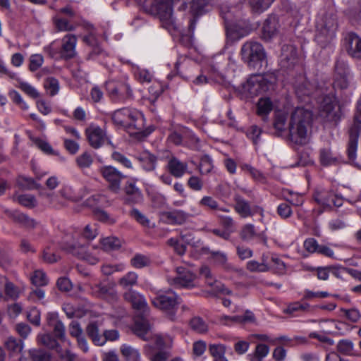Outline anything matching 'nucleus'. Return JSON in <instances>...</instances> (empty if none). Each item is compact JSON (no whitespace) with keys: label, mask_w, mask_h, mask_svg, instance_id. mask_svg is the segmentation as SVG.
Returning <instances> with one entry per match:
<instances>
[{"label":"nucleus","mask_w":361,"mask_h":361,"mask_svg":"<svg viewBox=\"0 0 361 361\" xmlns=\"http://www.w3.org/2000/svg\"><path fill=\"white\" fill-rule=\"evenodd\" d=\"M209 351L214 360L225 355L226 347L222 344H211L209 346Z\"/></svg>","instance_id":"63"},{"label":"nucleus","mask_w":361,"mask_h":361,"mask_svg":"<svg viewBox=\"0 0 361 361\" xmlns=\"http://www.w3.org/2000/svg\"><path fill=\"white\" fill-rule=\"evenodd\" d=\"M29 355L32 361H51V355L49 353L42 350H30Z\"/></svg>","instance_id":"57"},{"label":"nucleus","mask_w":361,"mask_h":361,"mask_svg":"<svg viewBox=\"0 0 361 361\" xmlns=\"http://www.w3.org/2000/svg\"><path fill=\"white\" fill-rule=\"evenodd\" d=\"M94 214L97 220L104 223L113 224L116 222V219L114 217L102 209H95Z\"/></svg>","instance_id":"64"},{"label":"nucleus","mask_w":361,"mask_h":361,"mask_svg":"<svg viewBox=\"0 0 361 361\" xmlns=\"http://www.w3.org/2000/svg\"><path fill=\"white\" fill-rule=\"evenodd\" d=\"M201 207L211 210H217L219 209V203L211 196H204L199 202Z\"/></svg>","instance_id":"60"},{"label":"nucleus","mask_w":361,"mask_h":361,"mask_svg":"<svg viewBox=\"0 0 361 361\" xmlns=\"http://www.w3.org/2000/svg\"><path fill=\"white\" fill-rule=\"evenodd\" d=\"M4 292L6 295L11 299H16L19 295V288L5 277Z\"/></svg>","instance_id":"55"},{"label":"nucleus","mask_w":361,"mask_h":361,"mask_svg":"<svg viewBox=\"0 0 361 361\" xmlns=\"http://www.w3.org/2000/svg\"><path fill=\"white\" fill-rule=\"evenodd\" d=\"M126 267L123 263L119 264H104L101 267L102 273L105 276H110L115 272L124 271Z\"/></svg>","instance_id":"50"},{"label":"nucleus","mask_w":361,"mask_h":361,"mask_svg":"<svg viewBox=\"0 0 361 361\" xmlns=\"http://www.w3.org/2000/svg\"><path fill=\"white\" fill-rule=\"evenodd\" d=\"M8 96L12 102L17 105L20 109L27 111L29 108L28 104L24 100L23 97L16 90H11L8 93Z\"/></svg>","instance_id":"53"},{"label":"nucleus","mask_w":361,"mask_h":361,"mask_svg":"<svg viewBox=\"0 0 361 361\" xmlns=\"http://www.w3.org/2000/svg\"><path fill=\"white\" fill-rule=\"evenodd\" d=\"M345 49L353 58L361 59V38L354 33H349L345 39Z\"/></svg>","instance_id":"25"},{"label":"nucleus","mask_w":361,"mask_h":361,"mask_svg":"<svg viewBox=\"0 0 361 361\" xmlns=\"http://www.w3.org/2000/svg\"><path fill=\"white\" fill-rule=\"evenodd\" d=\"M121 354L128 360L139 361L140 355L138 350L128 345H123L121 347Z\"/></svg>","instance_id":"47"},{"label":"nucleus","mask_w":361,"mask_h":361,"mask_svg":"<svg viewBox=\"0 0 361 361\" xmlns=\"http://www.w3.org/2000/svg\"><path fill=\"white\" fill-rule=\"evenodd\" d=\"M124 300L130 302L132 307L140 314H149V307L145 297L138 292L130 288L123 294Z\"/></svg>","instance_id":"17"},{"label":"nucleus","mask_w":361,"mask_h":361,"mask_svg":"<svg viewBox=\"0 0 361 361\" xmlns=\"http://www.w3.org/2000/svg\"><path fill=\"white\" fill-rule=\"evenodd\" d=\"M114 123L123 127L131 136L138 139L147 137L149 132L145 130V118L142 112L130 108H122L112 114Z\"/></svg>","instance_id":"2"},{"label":"nucleus","mask_w":361,"mask_h":361,"mask_svg":"<svg viewBox=\"0 0 361 361\" xmlns=\"http://www.w3.org/2000/svg\"><path fill=\"white\" fill-rule=\"evenodd\" d=\"M87 334L92 342L97 345H103L106 343L105 338L99 334V329L95 323L90 324L86 329Z\"/></svg>","instance_id":"36"},{"label":"nucleus","mask_w":361,"mask_h":361,"mask_svg":"<svg viewBox=\"0 0 361 361\" xmlns=\"http://www.w3.org/2000/svg\"><path fill=\"white\" fill-rule=\"evenodd\" d=\"M16 80H18V82L17 87L19 89H20L28 97H30L32 99H37L39 97V96H40L39 92L31 84L20 80L18 77H17Z\"/></svg>","instance_id":"42"},{"label":"nucleus","mask_w":361,"mask_h":361,"mask_svg":"<svg viewBox=\"0 0 361 361\" xmlns=\"http://www.w3.org/2000/svg\"><path fill=\"white\" fill-rule=\"evenodd\" d=\"M274 109V103L269 97H262L257 103V114L264 121H267L268 115Z\"/></svg>","instance_id":"30"},{"label":"nucleus","mask_w":361,"mask_h":361,"mask_svg":"<svg viewBox=\"0 0 361 361\" xmlns=\"http://www.w3.org/2000/svg\"><path fill=\"white\" fill-rule=\"evenodd\" d=\"M196 63L185 56H181L178 58L176 63V68L178 73L186 79L192 76V71L197 68Z\"/></svg>","instance_id":"27"},{"label":"nucleus","mask_w":361,"mask_h":361,"mask_svg":"<svg viewBox=\"0 0 361 361\" xmlns=\"http://www.w3.org/2000/svg\"><path fill=\"white\" fill-rule=\"evenodd\" d=\"M220 322L224 325H230L233 324L245 325L247 323L255 322V317H221Z\"/></svg>","instance_id":"51"},{"label":"nucleus","mask_w":361,"mask_h":361,"mask_svg":"<svg viewBox=\"0 0 361 361\" xmlns=\"http://www.w3.org/2000/svg\"><path fill=\"white\" fill-rule=\"evenodd\" d=\"M319 159L323 166H329L337 162L336 157L333 156L330 149H322L320 150Z\"/></svg>","instance_id":"52"},{"label":"nucleus","mask_w":361,"mask_h":361,"mask_svg":"<svg viewBox=\"0 0 361 361\" xmlns=\"http://www.w3.org/2000/svg\"><path fill=\"white\" fill-rule=\"evenodd\" d=\"M348 66L344 62L336 61L333 85L335 89L345 90L350 84Z\"/></svg>","instance_id":"21"},{"label":"nucleus","mask_w":361,"mask_h":361,"mask_svg":"<svg viewBox=\"0 0 361 361\" xmlns=\"http://www.w3.org/2000/svg\"><path fill=\"white\" fill-rule=\"evenodd\" d=\"M247 269L252 272H265L269 270V266L264 262L259 263L255 260H250L247 263Z\"/></svg>","instance_id":"59"},{"label":"nucleus","mask_w":361,"mask_h":361,"mask_svg":"<svg viewBox=\"0 0 361 361\" xmlns=\"http://www.w3.org/2000/svg\"><path fill=\"white\" fill-rule=\"evenodd\" d=\"M210 258L214 264L222 266L226 269L231 268V266L227 263V255L226 253L221 251H211L209 252Z\"/></svg>","instance_id":"46"},{"label":"nucleus","mask_w":361,"mask_h":361,"mask_svg":"<svg viewBox=\"0 0 361 361\" xmlns=\"http://www.w3.org/2000/svg\"><path fill=\"white\" fill-rule=\"evenodd\" d=\"M102 248L106 252L118 250L121 247V241L116 237H106L100 240Z\"/></svg>","instance_id":"39"},{"label":"nucleus","mask_w":361,"mask_h":361,"mask_svg":"<svg viewBox=\"0 0 361 361\" xmlns=\"http://www.w3.org/2000/svg\"><path fill=\"white\" fill-rule=\"evenodd\" d=\"M308 307L307 305L301 304L299 302H292L287 305L283 310L285 314L302 313Z\"/></svg>","instance_id":"58"},{"label":"nucleus","mask_w":361,"mask_h":361,"mask_svg":"<svg viewBox=\"0 0 361 361\" xmlns=\"http://www.w3.org/2000/svg\"><path fill=\"white\" fill-rule=\"evenodd\" d=\"M63 310L66 316H92L93 314L92 305L87 302H85L81 305H75L74 304L67 302L63 305Z\"/></svg>","instance_id":"26"},{"label":"nucleus","mask_w":361,"mask_h":361,"mask_svg":"<svg viewBox=\"0 0 361 361\" xmlns=\"http://www.w3.org/2000/svg\"><path fill=\"white\" fill-rule=\"evenodd\" d=\"M53 21L58 32L72 31L75 29V26L65 18L56 16Z\"/></svg>","instance_id":"49"},{"label":"nucleus","mask_w":361,"mask_h":361,"mask_svg":"<svg viewBox=\"0 0 361 361\" xmlns=\"http://www.w3.org/2000/svg\"><path fill=\"white\" fill-rule=\"evenodd\" d=\"M44 63V57L39 54H32L29 58L28 69L31 72L38 70Z\"/></svg>","instance_id":"54"},{"label":"nucleus","mask_w":361,"mask_h":361,"mask_svg":"<svg viewBox=\"0 0 361 361\" xmlns=\"http://www.w3.org/2000/svg\"><path fill=\"white\" fill-rule=\"evenodd\" d=\"M138 275L134 271H129L118 281V285L123 289H130L137 284Z\"/></svg>","instance_id":"35"},{"label":"nucleus","mask_w":361,"mask_h":361,"mask_svg":"<svg viewBox=\"0 0 361 361\" xmlns=\"http://www.w3.org/2000/svg\"><path fill=\"white\" fill-rule=\"evenodd\" d=\"M173 0H154V10L162 23L165 25H170L173 22Z\"/></svg>","instance_id":"20"},{"label":"nucleus","mask_w":361,"mask_h":361,"mask_svg":"<svg viewBox=\"0 0 361 361\" xmlns=\"http://www.w3.org/2000/svg\"><path fill=\"white\" fill-rule=\"evenodd\" d=\"M256 235L255 226L250 224L245 225L240 231V237L245 240H250L256 236Z\"/></svg>","instance_id":"61"},{"label":"nucleus","mask_w":361,"mask_h":361,"mask_svg":"<svg viewBox=\"0 0 361 361\" xmlns=\"http://www.w3.org/2000/svg\"><path fill=\"white\" fill-rule=\"evenodd\" d=\"M150 264V258L142 254H136L130 259V265L135 269H142L149 266Z\"/></svg>","instance_id":"44"},{"label":"nucleus","mask_w":361,"mask_h":361,"mask_svg":"<svg viewBox=\"0 0 361 361\" xmlns=\"http://www.w3.org/2000/svg\"><path fill=\"white\" fill-rule=\"evenodd\" d=\"M178 295L171 290L159 291L156 297L152 300L153 305L165 312L173 310L178 304Z\"/></svg>","instance_id":"13"},{"label":"nucleus","mask_w":361,"mask_h":361,"mask_svg":"<svg viewBox=\"0 0 361 361\" xmlns=\"http://www.w3.org/2000/svg\"><path fill=\"white\" fill-rule=\"evenodd\" d=\"M200 274L204 279L206 283L211 287L214 294H231V290L213 277L211 270L208 267H202L200 269Z\"/></svg>","instance_id":"22"},{"label":"nucleus","mask_w":361,"mask_h":361,"mask_svg":"<svg viewBox=\"0 0 361 361\" xmlns=\"http://www.w3.org/2000/svg\"><path fill=\"white\" fill-rule=\"evenodd\" d=\"M85 134L89 144L94 149L99 148L106 140V133L98 126H89L85 130Z\"/></svg>","instance_id":"24"},{"label":"nucleus","mask_w":361,"mask_h":361,"mask_svg":"<svg viewBox=\"0 0 361 361\" xmlns=\"http://www.w3.org/2000/svg\"><path fill=\"white\" fill-rule=\"evenodd\" d=\"M39 342L47 348L61 352V345L55 338L47 334L38 337Z\"/></svg>","instance_id":"41"},{"label":"nucleus","mask_w":361,"mask_h":361,"mask_svg":"<svg viewBox=\"0 0 361 361\" xmlns=\"http://www.w3.org/2000/svg\"><path fill=\"white\" fill-rule=\"evenodd\" d=\"M152 324L147 317H135L134 323L131 326L133 332L144 341H149L147 335L151 332Z\"/></svg>","instance_id":"23"},{"label":"nucleus","mask_w":361,"mask_h":361,"mask_svg":"<svg viewBox=\"0 0 361 361\" xmlns=\"http://www.w3.org/2000/svg\"><path fill=\"white\" fill-rule=\"evenodd\" d=\"M318 102L321 117L329 121H336L338 119L339 108L334 95L330 94L324 95Z\"/></svg>","instance_id":"8"},{"label":"nucleus","mask_w":361,"mask_h":361,"mask_svg":"<svg viewBox=\"0 0 361 361\" xmlns=\"http://www.w3.org/2000/svg\"><path fill=\"white\" fill-rule=\"evenodd\" d=\"M240 55L242 60L251 68H255L266 57L262 45L253 41H248L243 44L241 47Z\"/></svg>","instance_id":"4"},{"label":"nucleus","mask_w":361,"mask_h":361,"mask_svg":"<svg viewBox=\"0 0 361 361\" xmlns=\"http://www.w3.org/2000/svg\"><path fill=\"white\" fill-rule=\"evenodd\" d=\"M77 42L78 39L75 35L67 34L61 39L59 51L56 50L55 42L50 44V54L54 56L56 53H59L60 57L66 60L73 59L76 56Z\"/></svg>","instance_id":"7"},{"label":"nucleus","mask_w":361,"mask_h":361,"mask_svg":"<svg viewBox=\"0 0 361 361\" xmlns=\"http://www.w3.org/2000/svg\"><path fill=\"white\" fill-rule=\"evenodd\" d=\"M47 326L53 329V334L56 338L61 341H66L64 325L56 317H47Z\"/></svg>","instance_id":"32"},{"label":"nucleus","mask_w":361,"mask_h":361,"mask_svg":"<svg viewBox=\"0 0 361 361\" xmlns=\"http://www.w3.org/2000/svg\"><path fill=\"white\" fill-rule=\"evenodd\" d=\"M233 208L235 212L243 219L252 216L255 214H262L263 209L259 206L252 207L248 201L240 195H235Z\"/></svg>","instance_id":"16"},{"label":"nucleus","mask_w":361,"mask_h":361,"mask_svg":"<svg viewBox=\"0 0 361 361\" xmlns=\"http://www.w3.org/2000/svg\"><path fill=\"white\" fill-rule=\"evenodd\" d=\"M75 161L80 169H85L91 166L93 163V157L90 153L85 152L76 157Z\"/></svg>","instance_id":"48"},{"label":"nucleus","mask_w":361,"mask_h":361,"mask_svg":"<svg viewBox=\"0 0 361 361\" xmlns=\"http://www.w3.org/2000/svg\"><path fill=\"white\" fill-rule=\"evenodd\" d=\"M177 276L169 279V283L176 287L192 288L195 286L197 276L190 270L184 267L176 268Z\"/></svg>","instance_id":"18"},{"label":"nucleus","mask_w":361,"mask_h":361,"mask_svg":"<svg viewBox=\"0 0 361 361\" xmlns=\"http://www.w3.org/2000/svg\"><path fill=\"white\" fill-rule=\"evenodd\" d=\"M12 218L13 221L27 228H35L37 225V222L33 219H31L26 214L18 212H14L12 214Z\"/></svg>","instance_id":"37"},{"label":"nucleus","mask_w":361,"mask_h":361,"mask_svg":"<svg viewBox=\"0 0 361 361\" xmlns=\"http://www.w3.org/2000/svg\"><path fill=\"white\" fill-rule=\"evenodd\" d=\"M92 294L99 298H102L109 302H115L118 300V294L116 288L115 283H99L90 285Z\"/></svg>","instance_id":"14"},{"label":"nucleus","mask_w":361,"mask_h":361,"mask_svg":"<svg viewBox=\"0 0 361 361\" xmlns=\"http://www.w3.org/2000/svg\"><path fill=\"white\" fill-rule=\"evenodd\" d=\"M40 195L47 199L48 202L55 207H63L67 201L75 202L78 200V195L73 191V188L69 186L63 187L59 191V197L54 195L53 193L41 192Z\"/></svg>","instance_id":"11"},{"label":"nucleus","mask_w":361,"mask_h":361,"mask_svg":"<svg viewBox=\"0 0 361 361\" xmlns=\"http://www.w3.org/2000/svg\"><path fill=\"white\" fill-rule=\"evenodd\" d=\"M337 27V18L333 11L319 16L316 25L317 39L322 41L321 38L324 37V41H328L334 36Z\"/></svg>","instance_id":"5"},{"label":"nucleus","mask_w":361,"mask_h":361,"mask_svg":"<svg viewBox=\"0 0 361 361\" xmlns=\"http://www.w3.org/2000/svg\"><path fill=\"white\" fill-rule=\"evenodd\" d=\"M189 325L194 331L198 334H204L208 331V324L202 317H192Z\"/></svg>","instance_id":"43"},{"label":"nucleus","mask_w":361,"mask_h":361,"mask_svg":"<svg viewBox=\"0 0 361 361\" xmlns=\"http://www.w3.org/2000/svg\"><path fill=\"white\" fill-rule=\"evenodd\" d=\"M6 349L13 353H20L23 349V342L18 341L14 337H9L4 343Z\"/></svg>","instance_id":"56"},{"label":"nucleus","mask_w":361,"mask_h":361,"mask_svg":"<svg viewBox=\"0 0 361 361\" xmlns=\"http://www.w3.org/2000/svg\"><path fill=\"white\" fill-rule=\"evenodd\" d=\"M314 198L324 208H331L333 206L338 207L343 204L342 197L334 194L331 190L322 186L316 188Z\"/></svg>","instance_id":"9"},{"label":"nucleus","mask_w":361,"mask_h":361,"mask_svg":"<svg viewBox=\"0 0 361 361\" xmlns=\"http://www.w3.org/2000/svg\"><path fill=\"white\" fill-rule=\"evenodd\" d=\"M136 158L145 171H153L156 168L157 157L148 151L141 152Z\"/></svg>","instance_id":"33"},{"label":"nucleus","mask_w":361,"mask_h":361,"mask_svg":"<svg viewBox=\"0 0 361 361\" xmlns=\"http://www.w3.org/2000/svg\"><path fill=\"white\" fill-rule=\"evenodd\" d=\"M43 86L50 97L56 95L60 90L59 82L54 77H47L45 78Z\"/></svg>","instance_id":"40"},{"label":"nucleus","mask_w":361,"mask_h":361,"mask_svg":"<svg viewBox=\"0 0 361 361\" xmlns=\"http://www.w3.org/2000/svg\"><path fill=\"white\" fill-rule=\"evenodd\" d=\"M106 90L110 100L114 103H124L133 97V91L126 77L107 81Z\"/></svg>","instance_id":"3"},{"label":"nucleus","mask_w":361,"mask_h":361,"mask_svg":"<svg viewBox=\"0 0 361 361\" xmlns=\"http://www.w3.org/2000/svg\"><path fill=\"white\" fill-rule=\"evenodd\" d=\"M31 282L35 286H44L48 284L49 279L44 271L37 269L33 271L30 276Z\"/></svg>","instance_id":"45"},{"label":"nucleus","mask_w":361,"mask_h":361,"mask_svg":"<svg viewBox=\"0 0 361 361\" xmlns=\"http://www.w3.org/2000/svg\"><path fill=\"white\" fill-rule=\"evenodd\" d=\"M359 135H361V102L358 105L357 111L354 118L353 126L350 130L347 152L349 159L352 160L356 156Z\"/></svg>","instance_id":"12"},{"label":"nucleus","mask_w":361,"mask_h":361,"mask_svg":"<svg viewBox=\"0 0 361 361\" xmlns=\"http://www.w3.org/2000/svg\"><path fill=\"white\" fill-rule=\"evenodd\" d=\"M278 33V22L274 18H270L264 23L262 30V38L269 41Z\"/></svg>","instance_id":"29"},{"label":"nucleus","mask_w":361,"mask_h":361,"mask_svg":"<svg viewBox=\"0 0 361 361\" xmlns=\"http://www.w3.org/2000/svg\"><path fill=\"white\" fill-rule=\"evenodd\" d=\"M272 86V82L267 76L253 75L242 85V94L246 97H253L260 93L267 92Z\"/></svg>","instance_id":"6"},{"label":"nucleus","mask_w":361,"mask_h":361,"mask_svg":"<svg viewBox=\"0 0 361 361\" xmlns=\"http://www.w3.org/2000/svg\"><path fill=\"white\" fill-rule=\"evenodd\" d=\"M237 13H239V9L236 6L231 7L227 5H224L221 8V15L225 21L227 32H236L238 35L243 36L247 34V31L238 29L237 23L234 22V18L237 16Z\"/></svg>","instance_id":"15"},{"label":"nucleus","mask_w":361,"mask_h":361,"mask_svg":"<svg viewBox=\"0 0 361 361\" xmlns=\"http://www.w3.org/2000/svg\"><path fill=\"white\" fill-rule=\"evenodd\" d=\"M99 171L108 183L109 189L115 193H118L121 190V183L125 178V176L112 166H102Z\"/></svg>","instance_id":"10"},{"label":"nucleus","mask_w":361,"mask_h":361,"mask_svg":"<svg viewBox=\"0 0 361 361\" xmlns=\"http://www.w3.org/2000/svg\"><path fill=\"white\" fill-rule=\"evenodd\" d=\"M17 200L19 204L26 207L32 208L37 204V201L32 195H21L17 197Z\"/></svg>","instance_id":"62"},{"label":"nucleus","mask_w":361,"mask_h":361,"mask_svg":"<svg viewBox=\"0 0 361 361\" xmlns=\"http://www.w3.org/2000/svg\"><path fill=\"white\" fill-rule=\"evenodd\" d=\"M185 235H180L178 238H171L168 240L167 244L173 247L174 251L179 255H183L186 251V245L183 243Z\"/></svg>","instance_id":"38"},{"label":"nucleus","mask_w":361,"mask_h":361,"mask_svg":"<svg viewBox=\"0 0 361 361\" xmlns=\"http://www.w3.org/2000/svg\"><path fill=\"white\" fill-rule=\"evenodd\" d=\"M288 114L283 110H276L274 114L273 126L276 130L282 133L288 128Z\"/></svg>","instance_id":"34"},{"label":"nucleus","mask_w":361,"mask_h":361,"mask_svg":"<svg viewBox=\"0 0 361 361\" xmlns=\"http://www.w3.org/2000/svg\"><path fill=\"white\" fill-rule=\"evenodd\" d=\"M312 113L296 108L290 114L288 129L290 140L300 145L308 143L311 134Z\"/></svg>","instance_id":"1"},{"label":"nucleus","mask_w":361,"mask_h":361,"mask_svg":"<svg viewBox=\"0 0 361 361\" xmlns=\"http://www.w3.org/2000/svg\"><path fill=\"white\" fill-rule=\"evenodd\" d=\"M65 248L79 258L87 261L90 264H95L99 262V258L85 250V243L75 238L71 241H66Z\"/></svg>","instance_id":"19"},{"label":"nucleus","mask_w":361,"mask_h":361,"mask_svg":"<svg viewBox=\"0 0 361 361\" xmlns=\"http://www.w3.org/2000/svg\"><path fill=\"white\" fill-rule=\"evenodd\" d=\"M164 216L168 224L181 225L188 221L190 215L183 210H174L164 213Z\"/></svg>","instance_id":"31"},{"label":"nucleus","mask_w":361,"mask_h":361,"mask_svg":"<svg viewBox=\"0 0 361 361\" xmlns=\"http://www.w3.org/2000/svg\"><path fill=\"white\" fill-rule=\"evenodd\" d=\"M166 169L171 176L179 178L185 173L188 164L175 157H171L168 160Z\"/></svg>","instance_id":"28"}]
</instances>
